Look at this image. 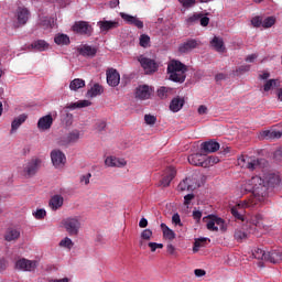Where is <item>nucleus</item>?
Masks as SVG:
<instances>
[{
  "label": "nucleus",
  "instance_id": "4c0bfd02",
  "mask_svg": "<svg viewBox=\"0 0 282 282\" xmlns=\"http://www.w3.org/2000/svg\"><path fill=\"white\" fill-rule=\"evenodd\" d=\"M54 41L56 45H69V36L67 34H57Z\"/></svg>",
  "mask_w": 282,
  "mask_h": 282
},
{
  "label": "nucleus",
  "instance_id": "c03bdc74",
  "mask_svg": "<svg viewBox=\"0 0 282 282\" xmlns=\"http://www.w3.org/2000/svg\"><path fill=\"white\" fill-rule=\"evenodd\" d=\"M61 248H66L67 250H72L74 248V241L69 239V237H65L59 241Z\"/></svg>",
  "mask_w": 282,
  "mask_h": 282
},
{
  "label": "nucleus",
  "instance_id": "de8ad7c7",
  "mask_svg": "<svg viewBox=\"0 0 282 282\" xmlns=\"http://www.w3.org/2000/svg\"><path fill=\"white\" fill-rule=\"evenodd\" d=\"M274 23H276V19H274V17H268L262 21V28H265V29L272 28Z\"/></svg>",
  "mask_w": 282,
  "mask_h": 282
},
{
  "label": "nucleus",
  "instance_id": "f704fd0d",
  "mask_svg": "<svg viewBox=\"0 0 282 282\" xmlns=\"http://www.w3.org/2000/svg\"><path fill=\"white\" fill-rule=\"evenodd\" d=\"M85 87V80L80 78H75L69 84V89L72 91H78V89H83Z\"/></svg>",
  "mask_w": 282,
  "mask_h": 282
},
{
  "label": "nucleus",
  "instance_id": "bf43d9fd",
  "mask_svg": "<svg viewBox=\"0 0 282 282\" xmlns=\"http://www.w3.org/2000/svg\"><path fill=\"white\" fill-rule=\"evenodd\" d=\"M46 215H47V213L45 212V209H37L34 213L35 219H44Z\"/></svg>",
  "mask_w": 282,
  "mask_h": 282
},
{
  "label": "nucleus",
  "instance_id": "58836bf2",
  "mask_svg": "<svg viewBox=\"0 0 282 282\" xmlns=\"http://www.w3.org/2000/svg\"><path fill=\"white\" fill-rule=\"evenodd\" d=\"M234 239L241 243V241H246V239H248V234L241 229H236L234 234Z\"/></svg>",
  "mask_w": 282,
  "mask_h": 282
},
{
  "label": "nucleus",
  "instance_id": "39448f33",
  "mask_svg": "<svg viewBox=\"0 0 282 282\" xmlns=\"http://www.w3.org/2000/svg\"><path fill=\"white\" fill-rule=\"evenodd\" d=\"M66 232L69 235V237H77L79 230H80V220L76 217H69L62 221Z\"/></svg>",
  "mask_w": 282,
  "mask_h": 282
},
{
  "label": "nucleus",
  "instance_id": "a18cd8bd",
  "mask_svg": "<svg viewBox=\"0 0 282 282\" xmlns=\"http://www.w3.org/2000/svg\"><path fill=\"white\" fill-rule=\"evenodd\" d=\"M268 254V252H265L263 249H256L252 252V256L254 257V259L261 260V261H265V256Z\"/></svg>",
  "mask_w": 282,
  "mask_h": 282
},
{
  "label": "nucleus",
  "instance_id": "e2e57ef3",
  "mask_svg": "<svg viewBox=\"0 0 282 282\" xmlns=\"http://www.w3.org/2000/svg\"><path fill=\"white\" fill-rule=\"evenodd\" d=\"M205 162H207V166H208V164L213 166V164H219V158L209 156V158L205 159Z\"/></svg>",
  "mask_w": 282,
  "mask_h": 282
},
{
  "label": "nucleus",
  "instance_id": "a19ab883",
  "mask_svg": "<svg viewBox=\"0 0 282 282\" xmlns=\"http://www.w3.org/2000/svg\"><path fill=\"white\" fill-rule=\"evenodd\" d=\"M191 180L188 178H185L183 180L178 186H177V189L181 191V192H184V191H193V186L191 185Z\"/></svg>",
  "mask_w": 282,
  "mask_h": 282
},
{
  "label": "nucleus",
  "instance_id": "9b49d317",
  "mask_svg": "<svg viewBox=\"0 0 282 282\" xmlns=\"http://www.w3.org/2000/svg\"><path fill=\"white\" fill-rule=\"evenodd\" d=\"M202 45L199 40L188 39L187 41L183 42L178 46V52L181 54H188V52H193V50H197Z\"/></svg>",
  "mask_w": 282,
  "mask_h": 282
},
{
  "label": "nucleus",
  "instance_id": "7ed1b4c3",
  "mask_svg": "<svg viewBox=\"0 0 282 282\" xmlns=\"http://www.w3.org/2000/svg\"><path fill=\"white\" fill-rule=\"evenodd\" d=\"M42 164L43 160H41L40 158H32L31 160L23 164L20 174L22 175V177H25V180H30V177H34V175L39 173Z\"/></svg>",
  "mask_w": 282,
  "mask_h": 282
},
{
  "label": "nucleus",
  "instance_id": "ddd939ff",
  "mask_svg": "<svg viewBox=\"0 0 282 282\" xmlns=\"http://www.w3.org/2000/svg\"><path fill=\"white\" fill-rule=\"evenodd\" d=\"M77 52L80 56L94 58V56L98 54V48L88 44H84L77 48Z\"/></svg>",
  "mask_w": 282,
  "mask_h": 282
},
{
  "label": "nucleus",
  "instance_id": "0eeeda50",
  "mask_svg": "<svg viewBox=\"0 0 282 282\" xmlns=\"http://www.w3.org/2000/svg\"><path fill=\"white\" fill-rule=\"evenodd\" d=\"M73 32H76V34H82L84 36H91L94 28H91L89 22L78 21L75 22V24L73 25Z\"/></svg>",
  "mask_w": 282,
  "mask_h": 282
},
{
  "label": "nucleus",
  "instance_id": "864d4df0",
  "mask_svg": "<svg viewBox=\"0 0 282 282\" xmlns=\"http://www.w3.org/2000/svg\"><path fill=\"white\" fill-rule=\"evenodd\" d=\"M89 180H91V173H86L79 177L80 184H84L85 186H88Z\"/></svg>",
  "mask_w": 282,
  "mask_h": 282
},
{
  "label": "nucleus",
  "instance_id": "69168bd1",
  "mask_svg": "<svg viewBox=\"0 0 282 282\" xmlns=\"http://www.w3.org/2000/svg\"><path fill=\"white\" fill-rule=\"evenodd\" d=\"M193 199H195V194H187L184 196V205L188 206L191 204V202H193Z\"/></svg>",
  "mask_w": 282,
  "mask_h": 282
},
{
  "label": "nucleus",
  "instance_id": "7c9ffc66",
  "mask_svg": "<svg viewBox=\"0 0 282 282\" xmlns=\"http://www.w3.org/2000/svg\"><path fill=\"white\" fill-rule=\"evenodd\" d=\"M261 135L262 138H265V140H279L282 137V132L276 130H264Z\"/></svg>",
  "mask_w": 282,
  "mask_h": 282
},
{
  "label": "nucleus",
  "instance_id": "dca6fc26",
  "mask_svg": "<svg viewBox=\"0 0 282 282\" xmlns=\"http://www.w3.org/2000/svg\"><path fill=\"white\" fill-rule=\"evenodd\" d=\"M97 25L100 29V32H109V30H117V28H120V21L102 20V21L97 22Z\"/></svg>",
  "mask_w": 282,
  "mask_h": 282
},
{
  "label": "nucleus",
  "instance_id": "4be33fe9",
  "mask_svg": "<svg viewBox=\"0 0 282 282\" xmlns=\"http://www.w3.org/2000/svg\"><path fill=\"white\" fill-rule=\"evenodd\" d=\"M219 147H220L219 142L215 140H210L202 143V150L204 151V153H215L219 151Z\"/></svg>",
  "mask_w": 282,
  "mask_h": 282
},
{
  "label": "nucleus",
  "instance_id": "aec40b11",
  "mask_svg": "<svg viewBox=\"0 0 282 282\" xmlns=\"http://www.w3.org/2000/svg\"><path fill=\"white\" fill-rule=\"evenodd\" d=\"M65 202V198H63L61 195L56 194L53 195L48 202V206L51 210H58L59 208H63V204Z\"/></svg>",
  "mask_w": 282,
  "mask_h": 282
},
{
  "label": "nucleus",
  "instance_id": "f03ea898",
  "mask_svg": "<svg viewBox=\"0 0 282 282\" xmlns=\"http://www.w3.org/2000/svg\"><path fill=\"white\" fill-rule=\"evenodd\" d=\"M186 72H188V66L177 59H172L167 64V76L172 83L182 85L186 80Z\"/></svg>",
  "mask_w": 282,
  "mask_h": 282
},
{
  "label": "nucleus",
  "instance_id": "8fccbe9b",
  "mask_svg": "<svg viewBox=\"0 0 282 282\" xmlns=\"http://www.w3.org/2000/svg\"><path fill=\"white\" fill-rule=\"evenodd\" d=\"M149 43H151V37L147 34H142L140 36V45L141 47H149Z\"/></svg>",
  "mask_w": 282,
  "mask_h": 282
},
{
  "label": "nucleus",
  "instance_id": "393cba45",
  "mask_svg": "<svg viewBox=\"0 0 282 282\" xmlns=\"http://www.w3.org/2000/svg\"><path fill=\"white\" fill-rule=\"evenodd\" d=\"M184 98H173L170 102V110H172L173 113H177V111H181L182 107H184Z\"/></svg>",
  "mask_w": 282,
  "mask_h": 282
},
{
  "label": "nucleus",
  "instance_id": "cd10ccee",
  "mask_svg": "<svg viewBox=\"0 0 282 282\" xmlns=\"http://www.w3.org/2000/svg\"><path fill=\"white\" fill-rule=\"evenodd\" d=\"M212 47L216 50V52H219L220 54H224L226 52V47L224 46V40L217 36H214V39L210 41Z\"/></svg>",
  "mask_w": 282,
  "mask_h": 282
},
{
  "label": "nucleus",
  "instance_id": "338daca9",
  "mask_svg": "<svg viewBox=\"0 0 282 282\" xmlns=\"http://www.w3.org/2000/svg\"><path fill=\"white\" fill-rule=\"evenodd\" d=\"M250 69V65H241L240 67H238V69L236 70V73L239 74H246V72H248Z\"/></svg>",
  "mask_w": 282,
  "mask_h": 282
},
{
  "label": "nucleus",
  "instance_id": "49530a36",
  "mask_svg": "<svg viewBox=\"0 0 282 282\" xmlns=\"http://www.w3.org/2000/svg\"><path fill=\"white\" fill-rule=\"evenodd\" d=\"M68 142H78L80 140V131L78 130H73L68 137H67Z\"/></svg>",
  "mask_w": 282,
  "mask_h": 282
},
{
  "label": "nucleus",
  "instance_id": "0e129e2a",
  "mask_svg": "<svg viewBox=\"0 0 282 282\" xmlns=\"http://www.w3.org/2000/svg\"><path fill=\"white\" fill-rule=\"evenodd\" d=\"M202 212L200 210H194L192 214L193 219H195L196 224H199L202 221Z\"/></svg>",
  "mask_w": 282,
  "mask_h": 282
},
{
  "label": "nucleus",
  "instance_id": "774afa93",
  "mask_svg": "<svg viewBox=\"0 0 282 282\" xmlns=\"http://www.w3.org/2000/svg\"><path fill=\"white\" fill-rule=\"evenodd\" d=\"M166 250L169 254H172V257H175L177 254L175 246L173 245H167Z\"/></svg>",
  "mask_w": 282,
  "mask_h": 282
},
{
  "label": "nucleus",
  "instance_id": "a878e982",
  "mask_svg": "<svg viewBox=\"0 0 282 282\" xmlns=\"http://www.w3.org/2000/svg\"><path fill=\"white\" fill-rule=\"evenodd\" d=\"M203 221L206 224L207 230H212L213 232L219 231V227L215 225V215L204 217Z\"/></svg>",
  "mask_w": 282,
  "mask_h": 282
},
{
  "label": "nucleus",
  "instance_id": "5fc2aeb1",
  "mask_svg": "<svg viewBox=\"0 0 282 282\" xmlns=\"http://www.w3.org/2000/svg\"><path fill=\"white\" fill-rule=\"evenodd\" d=\"M144 121H145V123L153 126V124H155V122H158V118L153 115H145Z\"/></svg>",
  "mask_w": 282,
  "mask_h": 282
},
{
  "label": "nucleus",
  "instance_id": "2f4dec72",
  "mask_svg": "<svg viewBox=\"0 0 282 282\" xmlns=\"http://www.w3.org/2000/svg\"><path fill=\"white\" fill-rule=\"evenodd\" d=\"M281 260L282 256L276 251H268L264 258V261H269V263H279Z\"/></svg>",
  "mask_w": 282,
  "mask_h": 282
},
{
  "label": "nucleus",
  "instance_id": "680f3d73",
  "mask_svg": "<svg viewBox=\"0 0 282 282\" xmlns=\"http://www.w3.org/2000/svg\"><path fill=\"white\" fill-rule=\"evenodd\" d=\"M214 221H215V225L217 226V228H220V230H224V226H225L224 219H221L217 216H214Z\"/></svg>",
  "mask_w": 282,
  "mask_h": 282
},
{
  "label": "nucleus",
  "instance_id": "e433bc0d",
  "mask_svg": "<svg viewBox=\"0 0 282 282\" xmlns=\"http://www.w3.org/2000/svg\"><path fill=\"white\" fill-rule=\"evenodd\" d=\"M206 243H210V239H208V238L195 239L194 248H193L194 252H199V249L204 248V246H206Z\"/></svg>",
  "mask_w": 282,
  "mask_h": 282
},
{
  "label": "nucleus",
  "instance_id": "f257e3e1",
  "mask_svg": "<svg viewBox=\"0 0 282 282\" xmlns=\"http://www.w3.org/2000/svg\"><path fill=\"white\" fill-rule=\"evenodd\" d=\"M279 186H281V176L279 174H269L267 181L260 176H253L243 184V189L258 197H265L268 195V188H279Z\"/></svg>",
  "mask_w": 282,
  "mask_h": 282
},
{
  "label": "nucleus",
  "instance_id": "2eb2a0df",
  "mask_svg": "<svg viewBox=\"0 0 282 282\" xmlns=\"http://www.w3.org/2000/svg\"><path fill=\"white\" fill-rule=\"evenodd\" d=\"M107 83L110 87H118L120 85V73L113 68L108 69Z\"/></svg>",
  "mask_w": 282,
  "mask_h": 282
},
{
  "label": "nucleus",
  "instance_id": "b1692460",
  "mask_svg": "<svg viewBox=\"0 0 282 282\" xmlns=\"http://www.w3.org/2000/svg\"><path fill=\"white\" fill-rule=\"evenodd\" d=\"M85 107H91V101L85 99L66 105V109H70L72 111H74V109H84Z\"/></svg>",
  "mask_w": 282,
  "mask_h": 282
},
{
  "label": "nucleus",
  "instance_id": "13d9d810",
  "mask_svg": "<svg viewBox=\"0 0 282 282\" xmlns=\"http://www.w3.org/2000/svg\"><path fill=\"white\" fill-rule=\"evenodd\" d=\"M251 24L253 28H261V25H263V20H261V17H254L251 20Z\"/></svg>",
  "mask_w": 282,
  "mask_h": 282
},
{
  "label": "nucleus",
  "instance_id": "412c9836",
  "mask_svg": "<svg viewBox=\"0 0 282 282\" xmlns=\"http://www.w3.org/2000/svg\"><path fill=\"white\" fill-rule=\"evenodd\" d=\"M135 97L139 100H149L151 98V90L148 85L139 86L135 90Z\"/></svg>",
  "mask_w": 282,
  "mask_h": 282
},
{
  "label": "nucleus",
  "instance_id": "052dcab7",
  "mask_svg": "<svg viewBox=\"0 0 282 282\" xmlns=\"http://www.w3.org/2000/svg\"><path fill=\"white\" fill-rule=\"evenodd\" d=\"M248 160H250V158L248 156H239L238 158V165L241 166V169H245V166L248 164Z\"/></svg>",
  "mask_w": 282,
  "mask_h": 282
},
{
  "label": "nucleus",
  "instance_id": "6e6552de",
  "mask_svg": "<svg viewBox=\"0 0 282 282\" xmlns=\"http://www.w3.org/2000/svg\"><path fill=\"white\" fill-rule=\"evenodd\" d=\"M246 208H250V203L248 200L240 202L236 206L231 207L230 213L235 219L243 221Z\"/></svg>",
  "mask_w": 282,
  "mask_h": 282
},
{
  "label": "nucleus",
  "instance_id": "603ef678",
  "mask_svg": "<svg viewBox=\"0 0 282 282\" xmlns=\"http://www.w3.org/2000/svg\"><path fill=\"white\" fill-rule=\"evenodd\" d=\"M104 129H107V122L97 121L96 124H95V131H97V133H102Z\"/></svg>",
  "mask_w": 282,
  "mask_h": 282
},
{
  "label": "nucleus",
  "instance_id": "6e6d98bb",
  "mask_svg": "<svg viewBox=\"0 0 282 282\" xmlns=\"http://www.w3.org/2000/svg\"><path fill=\"white\" fill-rule=\"evenodd\" d=\"M172 224H174V226H180L182 228V226H184V224H182V218L180 217V214H174L172 216Z\"/></svg>",
  "mask_w": 282,
  "mask_h": 282
},
{
  "label": "nucleus",
  "instance_id": "6ab92c4d",
  "mask_svg": "<svg viewBox=\"0 0 282 282\" xmlns=\"http://www.w3.org/2000/svg\"><path fill=\"white\" fill-rule=\"evenodd\" d=\"M105 164H106V166L122 169V166H127V161L124 159L108 156L105 160Z\"/></svg>",
  "mask_w": 282,
  "mask_h": 282
},
{
  "label": "nucleus",
  "instance_id": "5701e85b",
  "mask_svg": "<svg viewBox=\"0 0 282 282\" xmlns=\"http://www.w3.org/2000/svg\"><path fill=\"white\" fill-rule=\"evenodd\" d=\"M17 19L20 25H25V23H28V19H30V11L25 8H18Z\"/></svg>",
  "mask_w": 282,
  "mask_h": 282
},
{
  "label": "nucleus",
  "instance_id": "3c124183",
  "mask_svg": "<svg viewBox=\"0 0 282 282\" xmlns=\"http://www.w3.org/2000/svg\"><path fill=\"white\" fill-rule=\"evenodd\" d=\"M153 237V231L151 229H144L141 232V239H144L145 241H150Z\"/></svg>",
  "mask_w": 282,
  "mask_h": 282
},
{
  "label": "nucleus",
  "instance_id": "ea45409f",
  "mask_svg": "<svg viewBox=\"0 0 282 282\" xmlns=\"http://www.w3.org/2000/svg\"><path fill=\"white\" fill-rule=\"evenodd\" d=\"M40 24L44 30H50V28H54V19L47 17L42 18Z\"/></svg>",
  "mask_w": 282,
  "mask_h": 282
},
{
  "label": "nucleus",
  "instance_id": "c756f323",
  "mask_svg": "<svg viewBox=\"0 0 282 282\" xmlns=\"http://www.w3.org/2000/svg\"><path fill=\"white\" fill-rule=\"evenodd\" d=\"M31 47L37 52H45L46 50H50V44L45 42V40H37L31 44Z\"/></svg>",
  "mask_w": 282,
  "mask_h": 282
},
{
  "label": "nucleus",
  "instance_id": "72a5a7b5",
  "mask_svg": "<svg viewBox=\"0 0 282 282\" xmlns=\"http://www.w3.org/2000/svg\"><path fill=\"white\" fill-rule=\"evenodd\" d=\"M105 90L102 89V86L99 84H95L88 91L87 96L88 98H96V96H100Z\"/></svg>",
  "mask_w": 282,
  "mask_h": 282
},
{
  "label": "nucleus",
  "instance_id": "4468645a",
  "mask_svg": "<svg viewBox=\"0 0 282 282\" xmlns=\"http://www.w3.org/2000/svg\"><path fill=\"white\" fill-rule=\"evenodd\" d=\"M175 175H177V171H175V167H167L164 177L160 182V185L166 188V186H170L171 182L175 180Z\"/></svg>",
  "mask_w": 282,
  "mask_h": 282
},
{
  "label": "nucleus",
  "instance_id": "79ce46f5",
  "mask_svg": "<svg viewBox=\"0 0 282 282\" xmlns=\"http://www.w3.org/2000/svg\"><path fill=\"white\" fill-rule=\"evenodd\" d=\"M259 164H261V161L259 159H248L245 169H249V171H254V169H257Z\"/></svg>",
  "mask_w": 282,
  "mask_h": 282
},
{
  "label": "nucleus",
  "instance_id": "423d86ee",
  "mask_svg": "<svg viewBox=\"0 0 282 282\" xmlns=\"http://www.w3.org/2000/svg\"><path fill=\"white\" fill-rule=\"evenodd\" d=\"M39 268V261L22 258L15 262V269L22 272H34Z\"/></svg>",
  "mask_w": 282,
  "mask_h": 282
},
{
  "label": "nucleus",
  "instance_id": "c9c22d12",
  "mask_svg": "<svg viewBox=\"0 0 282 282\" xmlns=\"http://www.w3.org/2000/svg\"><path fill=\"white\" fill-rule=\"evenodd\" d=\"M156 94H158L159 98H161V100H166V98H169V96H171V94H173V88L162 86L158 89Z\"/></svg>",
  "mask_w": 282,
  "mask_h": 282
},
{
  "label": "nucleus",
  "instance_id": "9d476101",
  "mask_svg": "<svg viewBox=\"0 0 282 282\" xmlns=\"http://www.w3.org/2000/svg\"><path fill=\"white\" fill-rule=\"evenodd\" d=\"M186 23L187 25H196V23H199L202 28H208V23H210V18L204 17V13H194L186 19Z\"/></svg>",
  "mask_w": 282,
  "mask_h": 282
},
{
  "label": "nucleus",
  "instance_id": "c85d7f7f",
  "mask_svg": "<svg viewBox=\"0 0 282 282\" xmlns=\"http://www.w3.org/2000/svg\"><path fill=\"white\" fill-rule=\"evenodd\" d=\"M21 237V231L19 229L9 228L4 235L6 241H17Z\"/></svg>",
  "mask_w": 282,
  "mask_h": 282
},
{
  "label": "nucleus",
  "instance_id": "4d7b16f0",
  "mask_svg": "<svg viewBox=\"0 0 282 282\" xmlns=\"http://www.w3.org/2000/svg\"><path fill=\"white\" fill-rule=\"evenodd\" d=\"M148 246L151 249V252H155V250H158V248L160 250H162V248H164L163 243H158V242H149Z\"/></svg>",
  "mask_w": 282,
  "mask_h": 282
},
{
  "label": "nucleus",
  "instance_id": "f3484780",
  "mask_svg": "<svg viewBox=\"0 0 282 282\" xmlns=\"http://www.w3.org/2000/svg\"><path fill=\"white\" fill-rule=\"evenodd\" d=\"M120 17L123 19V21H126V23H128V25H134V28H138V30H142V28H144V22L137 17L129 15L127 13H120Z\"/></svg>",
  "mask_w": 282,
  "mask_h": 282
},
{
  "label": "nucleus",
  "instance_id": "37998d69",
  "mask_svg": "<svg viewBox=\"0 0 282 282\" xmlns=\"http://www.w3.org/2000/svg\"><path fill=\"white\" fill-rule=\"evenodd\" d=\"M274 87H279V79H269L265 82L263 90L270 91V89H274Z\"/></svg>",
  "mask_w": 282,
  "mask_h": 282
},
{
  "label": "nucleus",
  "instance_id": "bb28decb",
  "mask_svg": "<svg viewBox=\"0 0 282 282\" xmlns=\"http://www.w3.org/2000/svg\"><path fill=\"white\" fill-rule=\"evenodd\" d=\"M28 120V115L23 113L20 115L19 117L14 118L13 121L11 122V133H14Z\"/></svg>",
  "mask_w": 282,
  "mask_h": 282
},
{
  "label": "nucleus",
  "instance_id": "a211bd4d",
  "mask_svg": "<svg viewBox=\"0 0 282 282\" xmlns=\"http://www.w3.org/2000/svg\"><path fill=\"white\" fill-rule=\"evenodd\" d=\"M52 124H54V118H52V115H46L37 121V128L42 131H47V129L52 128Z\"/></svg>",
  "mask_w": 282,
  "mask_h": 282
},
{
  "label": "nucleus",
  "instance_id": "1a4fd4ad",
  "mask_svg": "<svg viewBox=\"0 0 282 282\" xmlns=\"http://www.w3.org/2000/svg\"><path fill=\"white\" fill-rule=\"evenodd\" d=\"M51 160L55 169H63V166H65L67 162V158L65 156V153H63V151L61 150H53L51 152Z\"/></svg>",
  "mask_w": 282,
  "mask_h": 282
},
{
  "label": "nucleus",
  "instance_id": "f8f14e48",
  "mask_svg": "<svg viewBox=\"0 0 282 282\" xmlns=\"http://www.w3.org/2000/svg\"><path fill=\"white\" fill-rule=\"evenodd\" d=\"M187 160L193 166H203V169L208 166V161H206V156H204L202 153L192 154L187 158Z\"/></svg>",
  "mask_w": 282,
  "mask_h": 282
},
{
  "label": "nucleus",
  "instance_id": "09e8293b",
  "mask_svg": "<svg viewBox=\"0 0 282 282\" xmlns=\"http://www.w3.org/2000/svg\"><path fill=\"white\" fill-rule=\"evenodd\" d=\"M178 3H181L183 8L188 10L189 8H193V6L197 3V0H178Z\"/></svg>",
  "mask_w": 282,
  "mask_h": 282
},
{
  "label": "nucleus",
  "instance_id": "473e14b6",
  "mask_svg": "<svg viewBox=\"0 0 282 282\" xmlns=\"http://www.w3.org/2000/svg\"><path fill=\"white\" fill-rule=\"evenodd\" d=\"M161 230L163 232V237L165 239H169L170 241H173V239H175V231H173V229L169 228V226H166V224H161Z\"/></svg>",
  "mask_w": 282,
  "mask_h": 282
},
{
  "label": "nucleus",
  "instance_id": "20e7f679",
  "mask_svg": "<svg viewBox=\"0 0 282 282\" xmlns=\"http://www.w3.org/2000/svg\"><path fill=\"white\" fill-rule=\"evenodd\" d=\"M137 61L140 63L143 72L148 76L155 74V72H158L160 69V64L153 58L147 57L144 55H139L137 57Z\"/></svg>",
  "mask_w": 282,
  "mask_h": 282
}]
</instances>
